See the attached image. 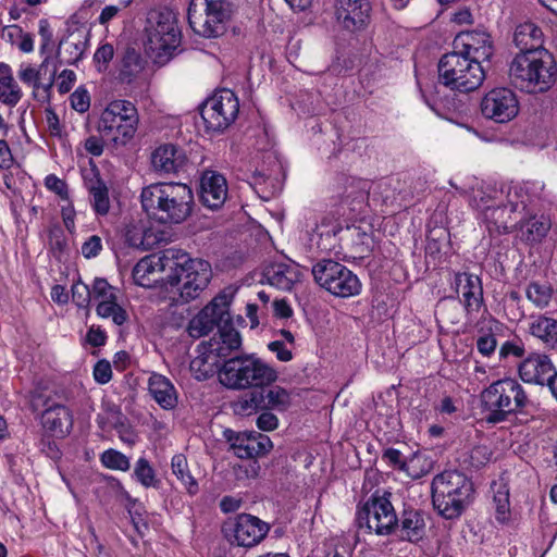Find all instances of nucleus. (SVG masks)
I'll return each mask as SVG.
<instances>
[{
    "label": "nucleus",
    "mask_w": 557,
    "mask_h": 557,
    "mask_svg": "<svg viewBox=\"0 0 557 557\" xmlns=\"http://www.w3.org/2000/svg\"><path fill=\"white\" fill-rule=\"evenodd\" d=\"M509 77L513 86L528 94L548 91L557 81V63L548 50L518 53L510 63Z\"/></svg>",
    "instance_id": "f257e3e1"
},
{
    "label": "nucleus",
    "mask_w": 557,
    "mask_h": 557,
    "mask_svg": "<svg viewBox=\"0 0 557 557\" xmlns=\"http://www.w3.org/2000/svg\"><path fill=\"white\" fill-rule=\"evenodd\" d=\"M529 397L517 379H499L480 393L481 411L487 423L506 421L509 416L523 411Z\"/></svg>",
    "instance_id": "f03ea898"
},
{
    "label": "nucleus",
    "mask_w": 557,
    "mask_h": 557,
    "mask_svg": "<svg viewBox=\"0 0 557 557\" xmlns=\"http://www.w3.org/2000/svg\"><path fill=\"white\" fill-rule=\"evenodd\" d=\"M434 509L445 519H456L473 499L472 481L462 472L446 470L436 474L431 484Z\"/></svg>",
    "instance_id": "7ed1b4c3"
},
{
    "label": "nucleus",
    "mask_w": 557,
    "mask_h": 557,
    "mask_svg": "<svg viewBox=\"0 0 557 557\" xmlns=\"http://www.w3.org/2000/svg\"><path fill=\"white\" fill-rule=\"evenodd\" d=\"M220 382L231 389L271 385L277 380L274 368L250 355L226 360L219 372Z\"/></svg>",
    "instance_id": "20e7f679"
},
{
    "label": "nucleus",
    "mask_w": 557,
    "mask_h": 557,
    "mask_svg": "<svg viewBox=\"0 0 557 557\" xmlns=\"http://www.w3.org/2000/svg\"><path fill=\"white\" fill-rule=\"evenodd\" d=\"M233 14L231 0H190L187 16L196 35L215 39L225 35Z\"/></svg>",
    "instance_id": "39448f33"
},
{
    "label": "nucleus",
    "mask_w": 557,
    "mask_h": 557,
    "mask_svg": "<svg viewBox=\"0 0 557 557\" xmlns=\"http://www.w3.org/2000/svg\"><path fill=\"white\" fill-rule=\"evenodd\" d=\"M438 78L453 90L470 92L482 85L485 72L482 63L454 50L441 58Z\"/></svg>",
    "instance_id": "423d86ee"
},
{
    "label": "nucleus",
    "mask_w": 557,
    "mask_h": 557,
    "mask_svg": "<svg viewBox=\"0 0 557 557\" xmlns=\"http://www.w3.org/2000/svg\"><path fill=\"white\" fill-rule=\"evenodd\" d=\"M212 277L211 265L202 259H191L176 250V305L195 300L207 288Z\"/></svg>",
    "instance_id": "0eeeda50"
},
{
    "label": "nucleus",
    "mask_w": 557,
    "mask_h": 557,
    "mask_svg": "<svg viewBox=\"0 0 557 557\" xmlns=\"http://www.w3.org/2000/svg\"><path fill=\"white\" fill-rule=\"evenodd\" d=\"M145 51L159 65L171 61L174 54V12L163 8L150 13Z\"/></svg>",
    "instance_id": "6e6552de"
},
{
    "label": "nucleus",
    "mask_w": 557,
    "mask_h": 557,
    "mask_svg": "<svg viewBox=\"0 0 557 557\" xmlns=\"http://www.w3.org/2000/svg\"><path fill=\"white\" fill-rule=\"evenodd\" d=\"M137 123L135 106L127 100H114L102 111L98 131L107 139L124 144L135 134Z\"/></svg>",
    "instance_id": "1a4fd4ad"
},
{
    "label": "nucleus",
    "mask_w": 557,
    "mask_h": 557,
    "mask_svg": "<svg viewBox=\"0 0 557 557\" xmlns=\"http://www.w3.org/2000/svg\"><path fill=\"white\" fill-rule=\"evenodd\" d=\"M317 284L341 298H348L361 292V282L346 265L332 259H322L312 267Z\"/></svg>",
    "instance_id": "9d476101"
},
{
    "label": "nucleus",
    "mask_w": 557,
    "mask_h": 557,
    "mask_svg": "<svg viewBox=\"0 0 557 557\" xmlns=\"http://www.w3.org/2000/svg\"><path fill=\"white\" fill-rule=\"evenodd\" d=\"M359 529L376 535H391L398 527V517L386 495H372L356 513Z\"/></svg>",
    "instance_id": "9b49d317"
},
{
    "label": "nucleus",
    "mask_w": 557,
    "mask_h": 557,
    "mask_svg": "<svg viewBox=\"0 0 557 557\" xmlns=\"http://www.w3.org/2000/svg\"><path fill=\"white\" fill-rule=\"evenodd\" d=\"M235 296L232 286L222 289L207 306H205L188 323L187 333L193 338L208 335L222 324L231 322L230 307Z\"/></svg>",
    "instance_id": "f8f14e48"
},
{
    "label": "nucleus",
    "mask_w": 557,
    "mask_h": 557,
    "mask_svg": "<svg viewBox=\"0 0 557 557\" xmlns=\"http://www.w3.org/2000/svg\"><path fill=\"white\" fill-rule=\"evenodd\" d=\"M289 405V393L278 385L271 384L249 388L232 406L236 414L248 417L262 410L285 411Z\"/></svg>",
    "instance_id": "ddd939ff"
},
{
    "label": "nucleus",
    "mask_w": 557,
    "mask_h": 557,
    "mask_svg": "<svg viewBox=\"0 0 557 557\" xmlns=\"http://www.w3.org/2000/svg\"><path fill=\"white\" fill-rule=\"evenodd\" d=\"M271 525L250 513H238L222 525V533L232 546L253 548L269 534Z\"/></svg>",
    "instance_id": "4468645a"
},
{
    "label": "nucleus",
    "mask_w": 557,
    "mask_h": 557,
    "mask_svg": "<svg viewBox=\"0 0 557 557\" xmlns=\"http://www.w3.org/2000/svg\"><path fill=\"white\" fill-rule=\"evenodd\" d=\"M239 112V101L231 89L216 90L200 106L207 131L221 133L231 126Z\"/></svg>",
    "instance_id": "2eb2a0df"
},
{
    "label": "nucleus",
    "mask_w": 557,
    "mask_h": 557,
    "mask_svg": "<svg viewBox=\"0 0 557 557\" xmlns=\"http://www.w3.org/2000/svg\"><path fill=\"white\" fill-rule=\"evenodd\" d=\"M141 206L152 220L153 225L173 231L174 223V185L159 183L141 191Z\"/></svg>",
    "instance_id": "dca6fc26"
},
{
    "label": "nucleus",
    "mask_w": 557,
    "mask_h": 557,
    "mask_svg": "<svg viewBox=\"0 0 557 557\" xmlns=\"http://www.w3.org/2000/svg\"><path fill=\"white\" fill-rule=\"evenodd\" d=\"M166 272L165 292L174 286V251L169 249L151 253L141 258L133 269V280L141 287H151L153 283L163 281L162 274Z\"/></svg>",
    "instance_id": "f3484780"
},
{
    "label": "nucleus",
    "mask_w": 557,
    "mask_h": 557,
    "mask_svg": "<svg viewBox=\"0 0 557 557\" xmlns=\"http://www.w3.org/2000/svg\"><path fill=\"white\" fill-rule=\"evenodd\" d=\"M507 198L508 201L505 205L487 206L483 209V216L491 233H509L520 224L517 214L527 208L525 201L520 199L523 198L522 189L517 187L509 189Z\"/></svg>",
    "instance_id": "a211bd4d"
},
{
    "label": "nucleus",
    "mask_w": 557,
    "mask_h": 557,
    "mask_svg": "<svg viewBox=\"0 0 557 557\" xmlns=\"http://www.w3.org/2000/svg\"><path fill=\"white\" fill-rule=\"evenodd\" d=\"M30 407L38 410L45 407L41 413V425L47 433L55 437H64L70 433L73 426V417L67 407L64 405L51 403L44 398L40 393H32Z\"/></svg>",
    "instance_id": "6ab92c4d"
},
{
    "label": "nucleus",
    "mask_w": 557,
    "mask_h": 557,
    "mask_svg": "<svg viewBox=\"0 0 557 557\" xmlns=\"http://www.w3.org/2000/svg\"><path fill=\"white\" fill-rule=\"evenodd\" d=\"M481 112L484 117L496 123H507L519 112L517 96L509 88H494L482 98Z\"/></svg>",
    "instance_id": "aec40b11"
},
{
    "label": "nucleus",
    "mask_w": 557,
    "mask_h": 557,
    "mask_svg": "<svg viewBox=\"0 0 557 557\" xmlns=\"http://www.w3.org/2000/svg\"><path fill=\"white\" fill-rule=\"evenodd\" d=\"M51 61L50 57H46L38 69L30 64H21L17 71V76L22 83L33 88V98L40 103H49L52 96V88L55 83V73L58 64H53L52 70L46 82L41 81L48 72V66Z\"/></svg>",
    "instance_id": "412c9836"
},
{
    "label": "nucleus",
    "mask_w": 557,
    "mask_h": 557,
    "mask_svg": "<svg viewBox=\"0 0 557 557\" xmlns=\"http://www.w3.org/2000/svg\"><path fill=\"white\" fill-rule=\"evenodd\" d=\"M371 10L369 0H337L335 15L343 28L356 32L370 23Z\"/></svg>",
    "instance_id": "4be33fe9"
},
{
    "label": "nucleus",
    "mask_w": 557,
    "mask_h": 557,
    "mask_svg": "<svg viewBox=\"0 0 557 557\" xmlns=\"http://www.w3.org/2000/svg\"><path fill=\"white\" fill-rule=\"evenodd\" d=\"M521 380L525 383L549 386V381L557 375L549 356L542 352L530 354L518 368Z\"/></svg>",
    "instance_id": "5701e85b"
},
{
    "label": "nucleus",
    "mask_w": 557,
    "mask_h": 557,
    "mask_svg": "<svg viewBox=\"0 0 557 557\" xmlns=\"http://www.w3.org/2000/svg\"><path fill=\"white\" fill-rule=\"evenodd\" d=\"M174 231L161 228L151 224L148 228L139 225H128L125 233L126 243L134 248L149 250L158 245L172 240Z\"/></svg>",
    "instance_id": "b1692460"
},
{
    "label": "nucleus",
    "mask_w": 557,
    "mask_h": 557,
    "mask_svg": "<svg viewBox=\"0 0 557 557\" xmlns=\"http://www.w3.org/2000/svg\"><path fill=\"white\" fill-rule=\"evenodd\" d=\"M240 346V334L233 326L232 321L222 324L216 334L208 342L200 344V347L206 348L219 362L221 359L228 357L232 352L239 350Z\"/></svg>",
    "instance_id": "393cba45"
},
{
    "label": "nucleus",
    "mask_w": 557,
    "mask_h": 557,
    "mask_svg": "<svg viewBox=\"0 0 557 557\" xmlns=\"http://www.w3.org/2000/svg\"><path fill=\"white\" fill-rule=\"evenodd\" d=\"M455 50L482 63L493 54L490 35L483 32H472L458 35L454 41Z\"/></svg>",
    "instance_id": "a878e982"
},
{
    "label": "nucleus",
    "mask_w": 557,
    "mask_h": 557,
    "mask_svg": "<svg viewBox=\"0 0 557 557\" xmlns=\"http://www.w3.org/2000/svg\"><path fill=\"white\" fill-rule=\"evenodd\" d=\"M454 287L457 294H461L462 304L468 314L479 312L483 302V288L479 276L470 273H456Z\"/></svg>",
    "instance_id": "bb28decb"
},
{
    "label": "nucleus",
    "mask_w": 557,
    "mask_h": 557,
    "mask_svg": "<svg viewBox=\"0 0 557 557\" xmlns=\"http://www.w3.org/2000/svg\"><path fill=\"white\" fill-rule=\"evenodd\" d=\"M200 197L206 207L221 208L227 197L225 177L214 171H206L200 180Z\"/></svg>",
    "instance_id": "cd10ccee"
},
{
    "label": "nucleus",
    "mask_w": 557,
    "mask_h": 557,
    "mask_svg": "<svg viewBox=\"0 0 557 557\" xmlns=\"http://www.w3.org/2000/svg\"><path fill=\"white\" fill-rule=\"evenodd\" d=\"M421 459L422 455L419 453H412L409 456H405L399 449L393 447H388L382 453V460L388 467L393 470L405 473L411 479H420L428 472V469L418 467Z\"/></svg>",
    "instance_id": "c85d7f7f"
},
{
    "label": "nucleus",
    "mask_w": 557,
    "mask_h": 557,
    "mask_svg": "<svg viewBox=\"0 0 557 557\" xmlns=\"http://www.w3.org/2000/svg\"><path fill=\"white\" fill-rule=\"evenodd\" d=\"M263 280L271 286L282 290H290L300 280V271L297 264L287 262H273L263 270Z\"/></svg>",
    "instance_id": "c756f323"
},
{
    "label": "nucleus",
    "mask_w": 557,
    "mask_h": 557,
    "mask_svg": "<svg viewBox=\"0 0 557 557\" xmlns=\"http://www.w3.org/2000/svg\"><path fill=\"white\" fill-rule=\"evenodd\" d=\"M425 519L420 510L406 509L398 519L396 533L401 540L416 543L425 535Z\"/></svg>",
    "instance_id": "7c9ffc66"
},
{
    "label": "nucleus",
    "mask_w": 557,
    "mask_h": 557,
    "mask_svg": "<svg viewBox=\"0 0 557 557\" xmlns=\"http://www.w3.org/2000/svg\"><path fill=\"white\" fill-rule=\"evenodd\" d=\"M528 330L544 348L557 350V320L544 314L531 317Z\"/></svg>",
    "instance_id": "2f4dec72"
},
{
    "label": "nucleus",
    "mask_w": 557,
    "mask_h": 557,
    "mask_svg": "<svg viewBox=\"0 0 557 557\" xmlns=\"http://www.w3.org/2000/svg\"><path fill=\"white\" fill-rule=\"evenodd\" d=\"M513 42L520 49V53L533 50H546L543 48V33L532 22L519 24L513 34Z\"/></svg>",
    "instance_id": "473e14b6"
},
{
    "label": "nucleus",
    "mask_w": 557,
    "mask_h": 557,
    "mask_svg": "<svg viewBox=\"0 0 557 557\" xmlns=\"http://www.w3.org/2000/svg\"><path fill=\"white\" fill-rule=\"evenodd\" d=\"M86 188L90 196V203L98 215H107L110 211L109 189L106 183L94 174L92 177L86 180Z\"/></svg>",
    "instance_id": "72a5a7b5"
},
{
    "label": "nucleus",
    "mask_w": 557,
    "mask_h": 557,
    "mask_svg": "<svg viewBox=\"0 0 557 557\" xmlns=\"http://www.w3.org/2000/svg\"><path fill=\"white\" fill-rule=\"evenodd\" d=\"M198 352L199 355L196 356L189 364L190 372L197 380H207L212 377L216 372H220L222 367H220V362L213 355L208 352L206 348H201L200 345L198 346Z\"/></svg>",
    "instance_id": "f704fd0d"
},
{
    "label": "nucleus",
    "mask_w": 557,
    "mask_h": 557,
    "mask_svg": "<svg viewBox=\"0 0 557 557\" xmlns=\"http://www.w3.org/2000/svg\"><path fill=\"white\" fill-rule=\"evenodd\" d=\"M173 385L164 375L153 373L148 380V389L153 399L163 408L172 409L174 406L171 391Z\"/></svg>",
    "instance_id": "c9c22d12"
},
{
    "label": "nucleus",
    "mask_w": 557,
    "mask_h": 557,
    "mask_svg": "<svg viewBox=\"0 0 557 557\" xmlns=\"http://www.w3.org/2000/svg\"><path fill=\"white\" fill-rule=\"evenodd\" d=\"M23 94L14 81L7 65L0 66V101L8 106H15Z\"/></svg>",
    "instance_id": "e433bc0d"
},
{
    "label": "nucleus",
    "mask_w": 557,
    "mask_h": 557,
    "mask_svg": "<svg viewBox=\"0 0 557 557\" xmlns=\"http://www.w3.org/2000/svg\"><path fill=\"white\" fill-rule=\"evenodd\" d=\"M151 164L156 172L168 174L174 171V145L163 144L151 152Z\"/></svg>",
    "instance_id": "4c0bfd02"
},
{
    "label": "nucleus",
    "mask_w": 557,
    "mask_h": 557,
    "mask_svg": "<svg viewBox=\"0 0 557 557\" xmlns=\"http://www.w3.org/2000/svg\"><path fill=\"white\" fill-rule=\"evenodd\" d=\"M96 313L102 319H111L117 326L123 325L128 319L126 310L119 305L117 298L110 301L98 302Z\"/></svg>",
    "instance_id": "58836bf2"
},
{
    "label": "nucleus",
    "mask_w": 557,
    "mask_h": 557,
    "mask_svg": "<svg viewBox=\"0 0 557 557\" xmlns=\"http://www.w3.org/2000/svg\"><path fill=\"white\" fill-rule=\"evenodd\" d=\"M176 197L180 198V202L176 201V224L186 220L193 212L195 201L194 195L186 184L176 183Z\"/></svg>",
    "instance_id": "ea45409f"
},
{
    "label": "nucleus",
    "mask_w": 557,
    "mask_h": 557,
    "mask_svg": "<svg viewBox=\"0 0 557 557\" xmlns=\"http://www.w3.org/2000/svg\"><path fill=\"white\" fill-rule=\"evenodd\" d=\"M527 298L537 308H545L549 305L553 289L548 283L531 282L525 289Z\"/></svg>",
    "instance_id": "a19ab883"
},
{
    "label": "nucleus",
    "mask_w": 557,
    "mask_h": 557,
    "mask_svg": "<svg viewBox=\"0 0 557 557\" xmlns=\"http://www.w3.org/2000/svg\"><path fill=\"white\" fill-rule=\"evenodd\" d=\"M227 440L231 445L233 453L242 459L253 458L252 450L253 445L251 444V434L248 433H235L233 431H226Z\"/></svg>",
    "instance_id": "79ce46f5"
},
{
    "label": "nucleus",
    "mask_w": 557,
    "mask_h": 557,
    "mask_svg": "<svg viewBox=\"0 0 557 557\" xmlns=\"http://www.w3.org/2000/svg\"><path fill=\"white\" fill-rule=\"evenodd\" d=\"M525 228L523 236L528 242H540L546 236L550 228L548 219L541 216L540 219L533 218L525 225L521 224L520 228Z\"/></svg>",
    "instance_id": "37998d69"
},
{
    "label": "nucleus",
    "mask_w": 557,
    "mask_h": 557,
    "mask_svg": "<svg viewBox=\"0 0 557 557\" xmlns=\"http://www.w3.org/2000/svg\"><path fill=\"white\" fill-rule=\"evenodd\" d=\"M100 460L106 468L111 470L127 471L131 467L129 459L115 449L103 451Z\"/></svg>",
    "instance_id": "c03bdc74"
},
{
    "label": "nucleus",
    "mask_w": 557,
    "mask_h": 557,
    "mask_svg": "<svg viewBox=\"0 0 557 557\" xmlns=\"http://www.w3.org/2000/svg\"><path fill=\"white\" fill-rule=\"evenodd\" d=\"M134 474L136 479L145 487H157L159 481L156 479L154 470L145 458L138 459L134 468Z\"/></svg>",
    "instance_id": "a18cd8bd"
},
{
    "label": "nucleus",
    "mask_w": 557,
    "mask_h": 557,
    "mask_svg": "<svg viewBox=\"0 0 557 557\" xmlns=\"http://www.w3.org/2000/svg\"><path fill=\"white\" fill-rule=\"evenodd\" d=\"M91 295L98 302L110 301L117 298L116 288L110 285L107 280L100 277L94 280Z\"/></svg>",
    "instance_id": "49530a36"
},
{
    "label": "nucleus",
    "mask_w": 557,
    "mask_h": 557,
    "mask_svg": "<svg viewBox=\"0 0 557 557\" xmlns=\"http://www.w3.org/2000/svg\"><path fill=\"white\" fill-rule=\"evenodd\" d=\"M183 462L186 463L185 457L176 456V479L181 480L189 495H195L199 490L198 482L186 466L183 467Z\"/></svg>",
    "instance_id": "de8ad7c7"
},
{
    "label": "nucleus",
    "mask_w": 557,
    "mask_h": 557,
    "mask_svg": "<svg viewBox=\"0 0 557 557\" xmlns=\"http://www.w3.org/2000/svg\"><path fill=\"white\" fill-rule=\"evenodd\" d=\"M144 60L135 49H127L123 58V74L136 76L144 69Z\"/></svg>",
    "instance_id": "09e8293b"
},
{
    "label": "nucleus",
    "mask_w": 557,
    "mask_h": 557,
    "mask_svg": "<svg viewBox=\"0 0 557 557\" xmlns=\"http://www.w3.org/2000/svg\"><path fill=\"white\" fill-rule=\"evenodd\" d=\"M71 292L72 300L77 307L85 309L89 307L92 295L88 285L78 280L72 285Z\"/></svg>",
    "instance_id": "8fccbe9b"
},
{
    "label": "nucleus",
    "mask_w": 557,
    "mask_h": 557,
    "mask_svg": "<svg viewBox=\"0 0 557 557\" xmlns=\"http://www.w3.org/2000/svg\"><path fill=\"white\" fill-rule=\"evenodd\" d=\"M114 48L111 44L101 45L94 54L99 71H106L109 62L113 59Z\"/></svg>",
    "instance_id": "3c124183"
},
{
    "label": "nucleus",
    "mask_w": 557,
    "mask_h": 557,
    "mask_svg": "<svg viewBox=\"0 0 557 557\" xmlns=\"http://www.w3.org/2000/svg\"><path fill=\"white\" fill-rule=\"evenodd\" d=\"M71 104L75 111L79 113L86 112L90 107V97L88 91L81 87L77 88L71 95Z\"/></svg>",
    "instance_id": "603ef678"
},
{
    "label": "nucleus",
    "mask_w": 557,
    "mask_h": 557,
    "mask_svg": "<svg viewBox=\"0 0 557 557\" xmlns=\"http://www.w3.org/2000/svg\"><path fill=\"white\" fill-rule=\"evenodd\" d=\"M251 444L253 445V458L265 455L272 448V442L269 436L263 434H251Z\"/></svg>",
    "instance_id": "864d4df0"
},
{
    "label": "nucleus",
    "mask_w": 557,
    "mask_h": 557,
    "mask_svg": "<svg viewBox=\"0 0 557 557\" xmlns=\"http://www.w3.org/2000/svg\"><path fill=\"white\" fill-rule=\"evenodd\" d=\"M57 79V88L58 91L62 95L67 94L74 86L76 82V74L72 70H63Z\"/></svg>",
    "instance_id": "5fc2aeb1"
},
{
    "label": "nucleus",
    "mask_w": 557,
    "mask_h": 557,
    "mask_svg": "<svg viewBox=\"0 0 557 557\" xmlns=\"http://www.w3.org/2000/svg\"><path fill=\"white\" fill-rule=\"evenodd\" d=\"M113 426L119 433L120 438L123 442L132 444L135 442V435L132 432L131 428L122 421V416L119 412L113 413Z\"/></svg>",
    "instance_id": "6e6d98bb"
},
{
    "label": "nucleus",
    "mask_w": 557,
    "mask_h": 557,
    "mask_svg": "<svg viewBox=\"0 0 557 557\" xmlns=\"http://www.w3.org/2000/svg\"><path fill=\"white\" fill-rule=\"evenodd\" d=\"M94 377L97 383L106 384L112 377L111 364L107 360L98 361L94 367Z\"/></svg>",
    "instance_id": "4d7b16f0"
},
{
    "label": "nucleus",
    "mask_w": 557,
    "mask_h": 557,
    "mask_svg": "<svg viewBox=\"0 0 557 557\" xmlns=\"http://www.w3.org/2000/svg\"><path fill=\"white\" fill-rule=\"evenodd\" d=\"M102 249L101 238L97 235L90 236L83 245H82V253L85 258H94L99 255Z\"/></svg>",
    "instance_id": "13d9d810"
},
{
    "label": "nucleus",
    "mask_w": 557,
    "mask_h": 557,
    "mask_svg": "<svg viewBox=\"0 0 557 557\" xmlns=\"http://www.w3.org/2000/svg\"><path fill=\"white\" fill-rule=\"evenodd\" d=\"M497 346V341L493 334H484L476 341V348L485 357L491 356Z\"/></svg>",
    "instance_id": "bf43d9fd"
},
{
    "label": "nucleus",
    "mask_w": 557,
    "mask_h": 557,
    "mask_svg": "<svg viewBox=\"0 0 557 557\" xmlns=\"http://www.w3.org/2000/svg\"><path fill=\"white\" fill-rule=\"evenodd\" d=\"M272 410H262L257 418V426L262 431H273L278 425L277 417L271 412Z\"/></svg>",
    "instance_id": "052dcab7"
},
{
    "label": "nucleus",
    "mask_w": 557,
    "mask_h": 557,
    "mask_svg": "<svg viewBox=\"0 0 557 557\" xmlns=\"http://www.w3.org/2000/svg\"><path fill=\"white\" fill-rule=\"evenodd\" d=\"M45 185L46 187L54 191L58 196H60L62 199L67 198V188L64 181L59 178L58 176L50 174L45 178Z\"/></svg>",
    "instance_id": "680f3d73"
},
{
    "label": "nucleus",
    "mask_w": 557,
    "mask_h": 557,
    "mask_svg": "<svg viewBox=\"0 0 557 557\" xmlns=\"http://www.w3.org/2000/svg\"><path fill=\"white\" fill-rule=\"evenodd\" d=\"M524 354V347L521 343L505 342L499 348V357L505 359L509 356L521 358Z\"/></svg>",
    "instance_id": "e2e57ef3"
},
{
    "label": "nucleus",
    "mask_w": 557,
    "mask_h": 557,
    "mask_svg": "<svg viewBox=\"0 0 557 557\" xmlns=\"http://www.w3.org/2000/svg\"><path fill=\"white\" fill-rule=\"evenodd\" d=\"M65 45V50L70 53V58L66 60L67 63L74 64L82 59L85 50V42L83 40L66 41Z\"/></svg>",
    "instance_id": "0e129e2a"
},
{
    "label": "nucleus",
    "mask_w": 557,
    "mask_h": 557,
    "mask_svg": "<svg viewBox=\"0 0 557 557\" xmlns=\"http://www.w3.org/2000/svg\"><path fill=\"white\" fill-rule=\"evenodd\" d=\"M86 341L94 347H100L106 344L107 335L99 326L91 325L87 332Z\"/></svg>",
    "instance_id": "69168bd1"
},
{
    "label": "nucleus",
    "mask_w": 557,
    "mask_h": 557,
    "mask_svg": "<svg viewBox=\"0 0 557 557\" xmlns=\"http://www.w3.org/2000/svg\"><path fill=\"white\" fill-rule=\"evenodd\" d=\"M268 348L276 355L280 361L286 362L293 358L292 351L287 349L285 344L281 341L269 343Z\"/></svg>",
    "instance_id": "338daca9"
},
{
    "label": "nucleus",
    "mask_w": 557,
    "mask_h": 557,
    "mask_svg": "<svg viewBox=\"0 0 557 557\" xmlns=\"http://www.w3.org/2000/svg\"><path fill=\"white\" fill-rule=\"evenodd\" d=\"M45 113H46L47 126H48L50 134L53 136H60L61 135V125H60V121H59L57 113L50 108L46 109Z\"/></svg>",
    "instance_id": "774afa93"
}]
</instances>
